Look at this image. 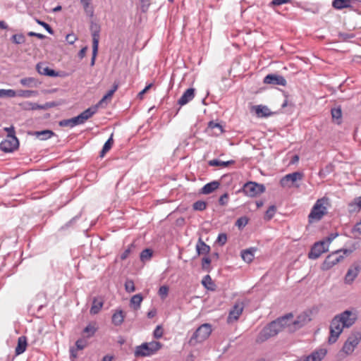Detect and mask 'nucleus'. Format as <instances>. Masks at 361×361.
Listing matches in <instances>:
<instances>
[{
  "instance_id": "obj_39",
  "label": "nucleus",
  "mask_w": 361,
  "mask_h": 361,
  "mask_svg": "<svg viewBox=\"0 0 361 361\" xmlns=\"http://www.w3.org/2000/svg\"><path fill=\"white\" fill-rule=\"evenodd\" d=\"M152 254L153 251L152 249L146 248L143 250L140 255V260L143 262L149 260L152 257Z\"/></svg>"
},
{
  "instance_id": "obj_12",
  "label": "nucleus",
  "mask_w": 361,
  "mask_h": 361,
  "mask_svg": "<svg viewBox=\"0 0 361 361\" xmlns=\"http://www.w3.org/2000/svg\"><path fill=\"white\" fill-rule=\"evenodd\" d=\"M328 247L326 242L323 240L317 242L314 244L308 253V257L312 259H316L319 258L322 253L326 252Z\"/></svg>"
},
{
  "instance_id": "obj_45",
  "label": "nucleus",
  "mask_w": 361,
  "mask_h": 361,
  "mask_svg": "<svg viewBox=\"0 0 361 361\" xmlns=\"http://www.w3.org/2000/svg\"><path fill=\"white\" fill-rule=\"evenodd\" d=\"M276 212V206L275 205L270 206L268 208V209L266 211L264 219L267 220V221L271 220L274 217Z\"/></svg>"
},
{
  "instance_id": "obj_8",
  "label": "nucleus",
  "mask_w": 361,
  "mask_h": 361,
  "mask_svg": "<svg viewBox=\"0 0 361 361\" xmlns=\"http://www.w3.org/2000/svg\"><path fill=\"white\" fill-rule=\"evenodd\" d=\"M92 37V56L91 59L90 66H93L95 63V59L98 52V45L99 41V27L97 24H92L90 27Z\"/></svg>"
},
{
  "instance_id": "obj_57",
  "label": "nucleus",
  "mask_w": 361,
  "mask_h": 361,
  "mask_svg": "<svg viewBox=\"0 0 361 361\" xmlns=\"http://www.w3.org/2000/svg\"><path fill=\"white\" fill-rule=\"evenodd\" d=\"M75 345L77 350H83L87 345V341L84 338H80L76 341Z\"/></svg>"
},
{
  "instance_id": "obj_14",
  "label": "nucleus",
  "mask_w": 361,
  "mask_h": 361,
  "mask_svg": "<svg viewBox=\"0 0 361 361\" xmlns=\"http://www.w3.org/2000/svg\"><path fill=\"white\" fill-rule=\"evenodd\" d=\"M275 321H279V331H281L284 329H288V331H295V330H291L293 328V324L291 323L293 322V315L292 313H288L283 317L276 319Z\"/></svg>"
},
{
  "instance_id": "obj_29",
  "label": "nucleus",
  "mask_w": 361,
  "mask_h": 361,
  "mask_svg": "<svg viewBox=\"0 0 361 361\" xmlns=\"http://www.w3.org/2000/svg\"><path fill=\"white\" fill-rule=\"evenodd\" d=\"M235 163L234 160H229L226 161H221L219 159H212L208 161V165L209 166H219L221 168L227 167L231 164H233Z\"/></svg>"
},
{
  "instance_id": "obj_46",
  "label": "nucleus",
  "mask_w": 361,
  "mask_h": 361,
  "mask_svg": "<svg viewBox=\"0 0 361 361\" xmlns=\"http://www.w3.org/2000/svg\"><path fill=\"white\" fill-rule=\"evenodd\" d=\"M11 40L14 44H20L25 42V37L23 34H16L11 37Z\"/></svg>"
},
{
  "instance_id": "obj_54",
  "label": "nucleus",
  "mask_w": 361,
  "mask_h": 361,
  "mask_svg": "<svg viewBox=\"0 0 361 361\" xmlns=\"http://www.w3.org/2000/svg\"><path fill=\"white\" fill-rule=\"evenodd\" d=\"M126 290L128 293H132L135 290V284L133 281L129 280L125 283Z\"/></svg>"
},
{
  "instance_id": "obj_3",
  "label": "nucleus",
  "mask_w": 361,
  "mask_h": 361,
  "mask_svg": "<svg viewBox=\"0 0 361 361\" xmlns=\"http://www.w3.org/2000/svg\"><path fill=\"white\" fill-rule=\"evenodd\" d=\"M361 341V333H352L344 343L341 351L346 355H351Z\"/></svg>"
},
{
  "instance_id": "obj_23",
  "label": "nucleus",
  "mask_w": 361,
  "mask_h": 361,
  "mask_svg": "<svg viewBox=\"0 0 361 361\" xmlns=\"http://www.w3.org/2000/svg\"><path fill=\"white\" fill-rule=\"evenodd\" d=\"M220 186V182L214 180L204 185L200 190V193L203 195H209L214 192Z\"/></svg>"
},
{
  "instance_id": "obj_27",
  "label": "nucleus",
  "mask_w": 361,
  "mask_h": 361,
  "mask_svg": "<svg viewBox=\"0 0 361 361\" xmlns=\"http://www.w3.org/2000/svg\"><path fill=\"white\" fill-rule=\"evenodd\" d=\"M253 108L258 117H267L271 115L270 109L266 106L257 105L253 106Z\"/></svg>"
},
{
  "instance_id": "obj_33",
  "label": "nucleus",
  "mask_w": 361,
  "mask_h": 361,
  "mask_svg": "<svg viewBox=\"0 0 361 361\" xmlns=\"http://www.w3.org/2000/svg\"><path fill=\"white\" fill-rule=\"evenodd\" d=\"M142 300L143 298L141 294H136L131 298L130 301V305L135 310H137L140 307Z\"/></svg>"
},
{
  "instance_id": "obj_43",
  "label": "nucleus",
  "mask_w": 361,
  "mask_h": 361,
  "mask_svg": "<svg viewBox=\"0 0 361 361\" xmlns=\"http://www.w3.org/2000/svg\"><path fill=\"white\" fill-rule=\"evenodd\" d=\"M349 208L350 212H354L356 209L360 210L361 209V196L355 198L353 202L350 203Z\"/></svg>"
},
{
  "instance_id": "obj_17",
  "label": "nucleus",
  "mask_w": 361,
  "mask_h": 361,
  "mask_svg": "<svg viewBox=\"0 0 361 361\" xmlns=\"http://www.w3.org/2000/svg\"><path fill=\"white\" fill-rule=\"evenodd\" d=\"M264 83L269 85H277L286 86L287 84L286 80L282 75L276 74H269L264 77Z\"/></svg>"
},
{
  "instance_id": "obj_15",
  "label": "nucleus",
  "mask_w": 361,
  "mask_h": 361,
  "mask_svg": "<svg viewBox=\"0 0 361 361\" xmlns=\"http://www.w3.org/2000/svg\"><path fill=\"white\" fill-rule=\"evenodd\" d=\"M360 2L361 0H334L332 6L336 10L350 8L354 11L355 5Z\"/></svg>"
},
{
  "instance_id": "obj_48",
  "label": "nucleus",
  "mask_w": 361,
  "mask_h": 361,
  "mask_svg": "<svg viewBox=\"0 0 361 361\" xmlns=\"http://www.w3.org/2000/svg\"><path fill=\"white\" fill-rule=\"evenodd\" d=\"M211 259L209 257H204L202 259V269L204 271L209 272L211 270Z\"/></svg>"
},
{
  "instance_id": "obj_60",
  "label": "nucleus",
  "mask_w": 361,
  "mask_h": 361,
  "mask_svg": "<svg viewBox=\"0 0 361 361\" xmlns=\"http://www.w3.org/2000/svg\"><path fill=\"white\" fill-rule=\"evenodd\" d=\"M37 23L42 25L43 27H44V29L49 33V34H53L54 33V30H52V28L50 27V25L49 24H47V23L44 22V21H41L40 20H37Z\"/></svg>"
},
{
  "instance_id": "obj_30",
  "label": "nucleus",
  "mask_w": 361,
  "mask_h": 361,
  "mask_svg": "<svg viewBox=\"0 0 361 361\" xmlns=\"http://www.w3.org/2000/svg\"><path fill=\"white\" fill-rule=\"evenodd\" d=\"M33 135L40 140H46L51 137L54 135V133L51 130H44L42 131H35L33 133Z\"/></svg>"
},
{
  "instance_id": "obj_37",
  "label": "nucleus",
  "mask_w": 361,
  "mask_h": 361,
  "mask_svg": "<svg viewBox=\"0 0 361 361\" xmlns=\"http://www.w3.org/2000/svg\"><path fill=\"white\" fill-rule=\"evenodd\" d=\"M20 84L25 87H37L38 85L37 80L34 78H25L20 80Z\"/></svg>"
},
{
  "instance_id": "obj_11",
  "label": "nucleus",
  "mask_w": 361,
  "mask_h": 361,
  "mask_svg": "<svg viewBox=\"0 0 361 361\" xmlns=\"http://www.w3.org/2000/svg\"><path fill=\"white\" fill-rule=\"evenodd\" d=\"M19 146V142L15 135H8L7 137L0 143V148L5 152H11Z\"/></svg>"
},
{
  "instance_id": "obj_21",
  "label": "nucleus",
  "mask_w": 361,
  "mask_h": 361,
  "mask_svg": "<svg viewBox=\"0 0 361 361\" xmlns=\"http://www.w3.org/2000/svg\"><path fill=\"white\" fill-rule=\"evenodd\" d=\"M37 72L44 75H47L50 77H57L59 75V73L55 71L53 69H50L48 66H47L44 63H39L37 65Z\"/></svg>"
},
{
  "instance_id": "obj_50",
  "label": "nucleus",
  "mask_w": 361,
  "mask_h": 361,
  "mask_svg": "<svg viewBox=\"0 0 361 361\" xmlns=\"http://www.w3.org/2000/svg\"><path fill=\"white\" fill-rule=\"evenodd\" d=\"M135 247V245L133 243H131L128 247L125 250V251L121 255V260H125L126 259L129 255L133 251V249H134Z\"/></svg>"
},
{
  "instance_id": "obj_40",
  "label": "nucleus",
  "mask_w": 361,
  "mask_h": 361,
  "mask_svg": "<svg viewBox=\"0 0 361 361\" xmlns=\"http://www.w3.org/2000/svg\"><path fill=\"white\" fill-rule=\"evenodd\" d=\"M118 84L116 82H114L111 89L109 90L102 97V100L100 101V103L103 102L105 100L110 99L114 92L118 90Z\"/></svg>"
},
{
  "instance_id": "obj_20",
  "label": "nucleus",
  "mask_w": 361,
  "mask_h": 361,
  "mask_svg": "<svg viewBox=\"0 0 361 361\" xmlns=\"http://www.w3.org/2000/svg\"><path fill=\"white\" fill-rule=\"evenodd\" d=\"M195 90L194 88H188L187 89L180 99L178 100V104L180 106H183L188 104L189 102L193 99L195 97Z\"/></svg>"
},
{
  "instance_id": "obj_22",
  "label": "nucleus",
  "mask_w": 361,
  "mask_h": 361,
  "mask_svg": "<svg viewBox=\"0 0 361 361\" xmlns=\"http://www.w3.org/2000/svg\"><path fill=\"white\" fill-rule=\"evenodd\" d=\"M360 269L361 268L360 266H355L354 267H350V269H348L345 276V283H352L355 279V278L358 276Z\"/></svg>"
},
{
  "instance_id": "obj_13",
  "label": "nucleus",
  "mask_w": 361,
  "mask_h": 361,
  "mask_svg": "<svg viewBox=\"0 0 361 361\" xmlns=\"http://www.w3.org/2000/svg\"><path fill=\"white\" fill-rule=\"evenodd\" d=\"M244 304L243 302H236L229 311V314L227 317V322L231 324L237 321L242 314Z\"/></svg>"
},
{
  "instance_id": "obj_49",
  "label": "nucleus",
  "mask_w": 361,
  "mask_h": 361,
  "mask_svg": "<svg viewBox=\"0 0 361 361\" xmlns=\"http://www.w3.org/2000/svg\"><path fill=\"white\" fill-rule=\"evenodd\" d=\"M23 108L25 109L36 110V109H42L44 107L41 105L36 104V103L27 102L23 104Z\"/></svg>"
},
{
  "instance_id": "obj_32",
  "label": "nucleus",
  "mask_w": 361,
  "mask_h": 361,
  "mask_svg": "<svg viewBox=\"0 0 361 361\" xmlns=\"http://www.w3.org/2000/svg\"><path fill=\"white\" fill-rule=\"evenodd\" d=\"M331 114L333 120L337 123L341 124L342 121V111L340 106L333 108L331 110Z\"/></svg>"
},
{
  "instance_id": "obj_28",
  "label": "nucleus",
  "mask_w": 361,
  "mask_h": 361,
  "mask_svg": "<svg viewBox=\"0 0 361 361\" xmlns=\"http://www.w3.org/2000/svg\"><path fill=\"white\" fill-rule=\"evenodd\" d=\"M125 318L124 312L121 310H116L112 315V323L115 326H121Z\"/></svg>"
},
{
  "instance_id": "obj_62",
  "label": "nucleus",
  "mask_w": 361,
  "mask_h": 361,
  "mask_svg": "<svg viewBox=\"0 0 361 361\" xmlns=\"http://www.w3.org/2000/svg\"><path fill=\"white\" fill-rule=\"evenodd\" d=\"M72 118H73V122L74 123L75 126H76L78 125L83 124L85 122L80 114L78 116H75Z\"/></svg>"
},
{
  "instance_id": "obj_42",
  "label": "nucleus",
  "mask_w": 361,
  "mask_h": 361,
  "mask_svg": "<svg viewBox=\"0 0 361 361\" xmlns=\"http://www.w3.org/2000/svg\"><path fill=\"white\" fill-rule=\"evenodd\" d=\"M207 203L203 200H198L193 203L192 209L195 211H204L206 209Z\"/></svg>"
},
{
  "instance_id": "obj_47",
  "label": "nucleus",
  "mask_w": 361,
  "mask_h": 361,
  "mask_svg": "<svg viewBox=\"0 0 361 361\" xmlns=\"http://www.w3.org/2000/svg\"><path fill=\"white\" fill-rule=\"evenodd\" d=\"M37 94V92L36 91L33 90H20L19 91L16 95L22 97H31L32 96H36Z\"/></svg>"
},
{
  "instance_id": "obj_59",
  "label": "nucleus",
  "mask_w": 361,
  "mask_h": 361,
  "mask_svg": "<svg viewBox=\"0 0 361 361\" xmlns=\"http://www.w3.org/2000/svg\"><path fill=\"white\" fill-rule=\"evenodd\" d=\"M228 193H224V195H222L219 199V203L220 205L221 206H225L228 204Z\"/></svg>"
},
{
  "instance_id": "obj_7",
  "label": "nucleus",
  "mask_w": 361,
  "mask_h": 361,
  "mask_svg": "<svg viewBox=\"0 0 361 361\" xmlns=\"http://www.w3.org/2000/svg\"><path fill=\"white\" fill-rule=\"evenodd\" d=\"M243 191L247 196L256 197L265 191V187L263 184L250 181L244 184Z\"/></svg>"
},
{
  "instance_id": "obj_36",
  "label": "nucleus",
  "mask_w": 361,
  "mask_h": 361,
  "mask_svg": "<svg viewBox=\"0 0 361 361\" xmlns=\"http://www.w3.org/2000/svg\"><path fill=\"white\" fill-rule=\"evenodd\" d=\"M97 331V327L96 326V324L90 323L84 329L83 333L86 334L87 338H90L94 335L96 331Z\"/></svg>"
},
{
  "instance_id": "obj_52",
  "label": "nucleus",
  "mask_w": 361,
  "mask_h": 361,
  "mask_svg": "<svg viewBox=\"0 0 361 361\" xmlns=\"http://www.w3.org/2000/svg\"><path fill=\"white\" fill-rule=\"evenodd\" d=\"M59 126L62 127H75L74 123L73 122V118L64 119L59 121Z\"/></svg>"
},
{
  "instance_id": "obj_1",
  "label": "nucleus",
  "mask_w": 361,
  "mask_h": 361,
  "mask_svg": "<svg viewBox=\"0 0 361 361\" xmlns=\"http://www.w3.org/2000/svg\"><path fill=\"white\" fill-rule=\"evenodd\" d=\"M162 344L159 341H152L149 343H143L140 345L136 347L135 350V357H148L157 353L161 348Z\"/></svg>"
},
{
  "instance_id": "obj_35",
  "label": "nucleus",
  "mask_w": 361,
  "mask_h": 361,
  "mask_svg": "<svg viewBox=\"0 0 361 361\" xmlns=\"http://www.w3.org/2000/svg\"><path fill=\"white\" fill-rule=\"evenodd\" d=\"M97 111V106H92L82 111L80 114L82 115L85 121L91 118Z\"/></svg>"
},
{
  "instance_id": "obj_31",
  "label": "nucleus",
  "mask_w": 361,
  "mask_h": 361,
  "mask_svg": "<svg viewBox=\"0 0 361 361\" xmlns=\"http://www.w3.org/2000/svg\"><path fill=\"white\" fill-rule=\"evenodd\" d=\"M83 6L84 11L87 16L92 18L94 16V8L92 5V0H80Z\"/></svg>"
},
{
  "instance_id": "obj_38",
  "label": "nucleus",
  "mask_w": 361,
  "mask_h": 361,
  "mask_svg": "<svg viewBox=\"0 0 361 361\" xmlns=\"http://www.w3.org/2000/svg\"><path fill=\"white\" fill-rule=\"evenodd\" d=\"M113 135H111V137L106 140V142L104 143L102 149L100 152V157H103L105 154L110 150L111 148L114 140L112 138Z\"/></svg>"
},
{
  "instance_id": "obj_64",
  "label": "nucleus",
  "mask_w": 361,
  "mask_h": 361,
  "mask_svg": "<svg viewBox=\"0 0 361 361\" xmlns=\"http://www.w3.org/2000/svg\"><path fill=\"white\" fill-rule=\"evenodd\" d=\"M352 232L354 234L361 235V219L360 221L354 226Z\"/></svg>"
},
{
  "instance_id": "obj_19",
  "label": "nucleus",
  "mask_w": 361,
  "mask_h": 361,
  "mask_svg": "<svg viewBox=\"0 0 361 361\" xmlns=\"http://www.w3.org/2000/svg\"><path fill=\"white\" fill-rule=\"evenodd\" d=\"M311 320L310 316L307 312H302L299 314L295 319L291 323L293 328L291 330H297L307 324Z\"/></svg>"
},
{
  "instance_id": "obj_56",
  "label": "nucleus",
  "mask_w": 361,
  "mask_h": 361,
  "mask_svg": "<svg viewBox=\"0 0 361 361\" xmlns=\"http://www.w3.org/2000/svg\"><path fill=\"white\" fill-rule=\"evenodd\" d=\"M291 0H272L269 6L274 7L277 6H280L284 4L290 3Z\"/></svg>"
},
{
  "instance_id": "obj_16",
  "label": "nucleus",
  "mask_w": 361,
  "mask_h": 361,
  "mask_svg": "<svg viewBox=\"0 0 361 361\" xmlns=\"http://www.w3.org/2000/svg\"><path fill=\"white\" fill-rule=\"evenodd\" d=\"M338 317V319H341V322L343 324V326L347 328L351 326L356 320V316L350 310H345L340 314L336 315Z\"/></svg>"
},
{
  "instance_id": "obj_44",
  "label": "nucleus",
  "mask_w": 361,
  "mask_h": 361,
  "mask_svg": "<svg viewBox=\"0 0 361 361\" xmlns=\"http://www.w3.org/2000/svg\"><path fill=\"white\" fill-rule=\"evenodd\" d=\"M16 94V92L13 90L0 89V97H14Z\"/></svg>"
},
{
  "instance_id": "obj_2",
  "label": "nucleus",
  "mask_w": 361,
  "mask_h": 361,
  "mask_svg": "<svg viewBox=\"0 0 361 361\" xmlns=\"http://www.w3.org/2000/svg\"><path fill=\"white\" fill-rule=\"evenodd\" d=\"M279 321H272L267 326H265L261 331L259 333L256 342L258 343H263L267 341L269 338L276 336L279 332Z\"/></svg>"
},
{
  "instance_id": "obj_53",
  "label": "nucleus",
  "mask_w": 361,
  "mask_h": 361,
  "mask_svg": "<svg viewBox=\"0 0 361 361\" xmlns=\"http://www.w3.org/2000/svg\"><path fill=\"white\" fill-rule=\"evenodd\" d=\"M158 293L162 299H164L169 294V287L166 286H161L159 289Z\"/></svg>"
},
{
  "instance_id": "obj_5",
  "label": "nucleus",
  "mask_w": 361,
  "mask_h": 361,
  "mask_svg": "<svg viewBox=\"0 0 361 361\" xmlns=\"http://www.w3.org/2000/svg\"><path fill=\"white\" fill-rule=\"evenodd\" d=\"M341 319H338V317L335 316L332 319L330 325V336L329 337V343H334L340 334L342 333L343 328V324L341 322Z\"/></svg>"
},
{
  "instance_id": "obj_24",
  "label": "nucleus",
  "mask_w": 361,
  "mask_h": 361,
  "mask_svg": "<svg viewBox=\"0 0 361 361\" xmlns=\"http://www.w3.org/2000/svg\"><path fill=\"white\" fill-rule=\"evenodd\" d=\"M104 305V300L99 298H94L90 312L91 314H97L99 312Z\"/></svg>"
},
{
  "instance_id": "obj_18",
  "label": "nucleus",
  "mask_w": 361,
  "mask_h": 361,
  "mask_svg": "<svg viewBox=\"0 0 361 361\" xmlns=\"http://www.w3.org/2000/svg\"><path fill=\"white\" fill-rule=\"evenodd\" d=\"M327 350L319 348L313 351L310 355L301 358L302 361H322L326 356Z\"/></svg>"
},
{
  "instance_id": "obj_26",
  "label": "nucleus",
  "mask_w": 361,
  "mask_h": 361,
  "mask_svg": "<svg viewBox=\"0 0 361 361\" xmlns=\"http://www.w3.org/2000/svg\"><path fill=\"white\" fill-rule=\"evenodd\" d=\"M27 338L25 336H20L18 339L17 346L15 350V353L16 355H19L23 353L27 348Z\"/></svg>"
},
{
  "instance_id": "obj_63",
  "label": "nucleus",
  "mask_w": 361,
  "mask_h": 361,
  "mask_svg": "<svg viewBox=\"0 0 361 361\" xmlns=\"http://www.w3.org/2000/svg\"><path fill=\"white\" fill-rule=\"evenodd\" d=\"M208 127L211 129L217 128L219 130V133H222L224 130L222 128V126L217 123H214V121H210L209 123Z\"/></svg>"
},
{
  "instance_id": "obj_41",
  "label": "nucleus",
  "mask_w": 361,
  "mask_h": 361,
  "mask_svg": "<svg viewBox=\"0 0 361 361\" xmlns=\"http://www.w3.org/2000/svg\"><path fill=\"white\" fill-rule=\"evenodd\" d=\"M202 283L204 286V288H206L207 289L214 290L213 286H214V283L212 280V278L210 277L209 275H206L203 278V279L202 281Z\"/></svg>"
},
{
  "instance_id": "obj_25",
  "label": "nucleus",
  "mask_w": 361,
  "mask_h": 361,
  "mask_svg": "<svg viewBox=\"0 0 361 361\" xmlns=\"http://www.w3.org/2000/svg\"><path fill=\"white\" fill-rule=\"evenodd\" d=\"M211 250L210 247L207 245L202 238H199L196 244V251L198 255H207Z\"/></svg>"
},
{
  "instance_id": "obj_34",
  "label": "nucleus",
  "mask_w": 361,
  "mask_h": 361,
  "mask_svg": "<svg viewBox=\"0 0 361 361\" xmlns=\"http://www.w3.org/2000/svg\"><path fill=\"white\" fill-rule=\"evenodd\" d=\"M255 250V249H248V250H243L241 252V257H242L243 259L247 263L251 262L254 259V253L253 252Z\"/></svg>"
},
{
  "instance_id": "obj_6",
  "label": "nucleus",
  "mask_w": 361,
  "mask_h": 361,
  "mask_svg": "<svg viewBox=\"0 0 361 361\" xmlns=\"http://www.w3.org/2000/svg\"><path fill=\"white\" fill-rule=\"evenodd\" d=\"M212 333V326L209 324H203L200 326L197 330L194 332L191 337L190 342L193 340L196 343H200L205 341Z\"/></svg>"
},
{
  "instance_id": "obj_4",
  "label": "nucleus",
  "mask_w": 361,
  "mask_h": 361,
  "mask_svg": "<svg viewBox=\"0 0 361 361\" xmlns=\"http://www.w3.org/2000/svg\"><path fill=\"white\" fill-rule=\"evenodd\" d=\"M347 250H337L329 255L322 264V269L326 271L332 268L344 258Z\"/></svg>"
},
{
  "instance_id": "obj_61",
  "label": "nucleus",
  "mask_w": 361,
  "mask_h": 361,
  "mask_svg": "<svg viewBox=\"0 0 361 361\" xmlns=\"http://www.w3.org/2000/svg\"><path fill=\"white\" fill-rule=\"evenodd\" d=\"M154 337L155 338H160L163 336V330L161 329V326H157L154 332H153Z\"/></svg>"
},
{
  "instance_id": "obj_10",
  "label": "nucleus",
  "mask_w": 361,
  "mask_h": 361,
  "mask_svg": "<svg viewBox=\"0 0 361 361\" xmlns=\"http://www.w3.org/2000/svg\"><path fill=\"white\" fill-rule=\"evenodd\" d=\"M324 199L318 200L309 214V219L320 220L326 213V207L324 204Z\"/></svg>"
},
{
  "instance_id": "obj_58",
  "label": "nucleus",
  "mask_w": 361,
  "mask_h": 361,
  "mask_svg": "<svg viewBox=\"0 0 361 361\" xmlns=\"http://www.w3.org/2000/svg\"><path fill=\"white\" fill-rule=\"evenodd\" d=\"M227 241V235L226 233H219L218 237H217V240H216V243H218L220 245H224L226 244Z\"/></svg>"
},
{
  "instance_id": "obj_9",
  "label": "nucleus",
  "mask_w": 361,
  "mask_h": 361,
  "mask_svg": "<svg viewBox=\"0 0 361 361\" xmlns=\"http://www.w3.org/2000/svg\"><path fill=\"white\" fill-rule=\"evenodd\" d=\"M303 176V173L299 171L286 174L280 180V185L283 188H291L297 181L302 180Z\"/></svg>"
},
{
  "instance_id": "obj_51",
  "label": "nucleus",
  "mask_w": 361,
  "mask_h": 361,
  "mask_svg": "<svg viewBox=\"0 0 361 361\" xmlns=\"http://www.w3.org/2000/svg\"><path fill=\"white\" fill-rule=\"evenodd\" d=\"M248 223V219L246 216H242L237 219L235 226L239 228L245 227Z\"/></svg>"
},
{
  "instance_id": "obj_55",
  "label": "nucleus",
  "mask_w": 361,
  "mask_h": 361,
  "mask_svg": "<svg viewBox=\"0 0 361 361\" xmlns=\"http://www.w3.org/2000/svg\"><path fill=\"white\" fill-rule=\"evenodd\" d=\"M338 37L341 39L343 41H347L348 39H353L355 37V35L353 33H347V32H339Z\"/></svg>"
}]
</instances>
